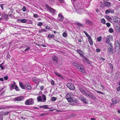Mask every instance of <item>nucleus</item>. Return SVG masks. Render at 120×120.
<instances>
[{"instance_id": "f257e3e1", "label": "nucleus", "mask_w": 120, "mask_h": 120, "mask_svg": "<svg viewBox=\"0 0 120 120\" xmlns=\"http://www.w3.org/2000/svg\"><path fill=\"white\" fill-rule=\"evenodd\" d=\"M73 5V7L72 8L73 11L75 12H77L78 14H81L82 13V10L80 8V7L78 6L77 4H75Z\"/></svg>"}, {"instance_id": "f03ea898", "label": "nucleus", "mask_w": 120, "mask_h": 120, "mask_svg": "<svg viewBox=\"0 0 120 120\" xmlns=\"http://www.w3.org/2000/svg\"><path fill=\"white\" fill-rule=\"evenodd\" d=\"M73 64L79 71L82 73L84 72V67L82 64H78L75 62H73Z\"/></svg>"}, {"instance_id": "7ed1b4c3", "label": "nucleus", "mask_w": 120, "mask_h": 120, "mask_svg": "<svg viewBox=\"0 0 120 120\" xmlns=\"http://www.w3.org/2000/svg\"><path fill=\"white\" fill-rule=\"evenodd\" d=\"M68 101H69L68 102L71 105H77V104H78L77 100L75 98H69Z\"/></svg>"}, {"instance_id": "20e7f679", "label": "nucleus", "mask_w": 120, "mask_h": 120, "mask_svg": "<svg viewBox=\"0 0 120 120\" xmlns=\"http://www.w3.org/2000/svg\"><path fill=\"white\" fill-rule=\"evenodd\" d=\"M111 101L112 102L111 104V106L114 105L115 104L119 103L120 101L119 98L116 96L112 99Z\"/></svg>"}, {"instance_id": "39448f33", "label": "nucleus", "mask_w": 120, "mask_h": 120, "mask_svg": "<svg viewBox=\"0 0 120 120\" xmlns=\"http://www.w3.org/2000/svg\"><path fill=\"white\" fill-rule=\"evenodd\" d=\"M34 103V100L32 98H30L27 100L25 102V105H32Z\"/></svg>"}, {"instance_id": "423d86ee", "label": "nucleus", "mask_w": 120, "mask_h": 120, "mask_svg": "<svg viewBox=\"0 0 120 120\" xmlns=\"http://www.w3.org/2000/svg\"><path fill=\"white\" fill-rule=\"evenodd\" d=\"M77 52L80 55V56L81 57H83L84 59L86 60H88L87 58L84 56V52L83 51L80 49H77L76 50Z\"/></svg>"}, {"instance_id": "0eeeda50", "label": "nucleus", "mask_w": 120, "mask_h": 120, "mask_svg": "<svg viewBox=\"0 0 120 120\" xmlns=\"http://www.w3.org/2000/svg\"><path fill=\"white\" fill-rule=\"evenodd\" d=\"M45 6L46 8L49 10V12L54 14L55 12H56L55 10L49 7L48 4H46Z\"/></svg>"}, {"instance_id": "6e6552de", "label": "nucleus", "mask_w": 120, "mask_h": 120, "mask_svg": "<svg viewBox=\"0 0 120 120\" xmlns=\"http://www.w3.org/2000/svg\"><path fill=\"white\" fill-rule=\"evenodd\" d=\"M112 43H110L108 46V51L109 52L111 53H112L113 52V49L112 46L111 45Z\"/></svg>"}, {"instance_id": "1a4fd4ad", "label": "nucleus", "mask_w": 120, "mask_h": 120, "mask_svg": "<svg viewBox=\"0 0 120 120\" xmlns=\"http://www.w3.org/2000/svg\"><path fill=\"white\" fill-rule=\"evenodd\" d=\"M19 20L22 23H26L28 24H32V22L31 20H27L26 19H20Z\"/></svg>"}, {"instance_id": "9d476101", "label": "nucleus", "mask_w": 120, "mask_h": 120, "mask_svg": "<svg viewBox=\"0 0 120 120\" xmlns=\"http://www.w3.org/2000/svg\"><path fill=\"white\" fill-rule=\"evenodd\" d=\"M87 94V95L86 96L91 98L92 99H95L96 98L94 96V95L91 92H89Z\"/></svg>"}, {"instance_id": "9b49d317", "label": "nucleus", "mask_w": 120, "mask_h": 120, "mask_svg": "<svg viewBox=\"0 0 120 120\" xmlns=\"http://www.w3.org/2000/svg\"><path fill=\"white\" fill-rule=\"evenodd\" d=\"M67 86L71 90H74L75 89L74 86L72 83H68L67 84Z\"/></svg>"}, {"instance_id": "f8f14e48", "label": "nucleus", "mask_w": 120, "mask_h": 120, "mask_svg": "<svg viewBox=\"0 0 120 120\" xmlns=\"http://www.w3.org/2000/svg\"><path fill=\"white\" fill-rule=\"evenodd\" d=\"M24 98V97L23 96H20L16 97L14 99V100L15 101H23Z\"/></svg>"}, {"instance_id": "ddd939ff", "label": "nucleus", "mask_w": 120, "mask_h": 120, "mask_svg": "<svg viewBox=\"0 0 120 120\" xmlns=\"http://www.w3.org/2000/svg\"><path fill=\"white\" fill-rule=\"evenodd\" d=\"M101 7H103L105 6L109 7L111 6V4L109 2L105 1L104 2L103 4H101Z\"/></svg>"}, {"instance_id": "4468645a", "label": "nucleus", "mask_w": 120, "mask_h": 120, "mask_svg": "<svg viewBox=\"0 0 120 120\" xmlns=\"http://www.w3.org/2000/svg\"><path fill=\"white\" fill-rule=\"evenodd\" d=\"M81 101L85 104H88L87 100L86 99L84 96H81L80 98Z\"/></svg>"}, {"instance_id": "2eb2a0df", "label": "nucleus", "mask_w": 120, "mask_h": 120, "mask_svg": "<svg viewBox=\"0 0 120 120\" xmlns=\"http://www.w3.org/2000/svg\"><path fill=\"white\" fill-rule=\"evenodd\" d=\"M80 91L84 95L86 96L87 95L86 91L82 88H80L79 89Z\"/></svg>"}, {"instance_id": "dca6fc26", "label": "nucleus", "mask_w": 120, "mask_h": 120, "mask_svg": "<svg viewBox=\"0 0 120 120\" xmlns=\"http://www.w3.org/2000/svg\"><path fill=\"white\" fill-rule=\"evenodd\" d=\"M52 59L54 61V64L55 63H57L58 61V58L57 56L54 55L52 57Z\"/></svg>"}, {"instance_id": "f3484780", "label": "nucleus", "mask_w": 120, "mask_h": 120, "mask_svg": "<svg viewBox=\"0 0 120 120\" xmlns=\"http://www.w3.org/2000/svg\"><path fill=\"white\" fill-rule=\"evenodd\" d=\"M112 37V36L111 35H109L107 36L106 38V43L109 44H109H110L111 42H110V39Z\"/></svg>"}, {"instance_id": "a211bd4d", "label": "nucleus", "mask_w": 120, "mask_h": 120, "mask_svg": "<svg viewBox=\"0 0 120 120\" xmlns=\"http://www.w3.org/2000/svg\"><path fill=\"white\" fill-rule=\"evenodd\" d=\"M64 19V17L61 14H59L58 15V20L59 21H62Z\"/></svg>"}, {"instance_id": "6ab92c4d", "label": "nucleus", "mask_w": 120, "mask_h": 120, "mask_svg": "<svg viewBox=\"0 0 120 120\" xmlns=\"http://www.w3.org/2000/svg\"><path fill=\"white\" fill-rule=\"evenodd\" d=\"M115 47H118V46L120 48V41H119L118 40H116L115 41Z\"/></svg>"}, {"instance_id": "aec40b11", "label": "nucleus", "mask_w": 120, "mask_h": 120, "mask_svg": "<svg viewBox=\"0 0 120 120\" xmlns=\"http://www.w3.org/2000/svg\"><path fill=\"white\" fill-rule=\"evenodd\" d=\"M25 86L27 90H30L31 89L30 85L29 83L26 82L25 83Z\"/></svg>"}, {"instance_id": "412c9836", "label": "nucleus", "mask_w": 120, "mask_h": 120, "mask_svg": "<svg viewBox=\"0 0 120 120\" xmlns=\"http://www.w3.org/2000/svg\"><path fill=\"white\" fill-rule=\"evenodd\" d=\"M85 24L86 25L89 24L90 25H92L93 24L92 22L91 21L87 19L86 20Z\"/></svg>"}, {"instance_id": "4be33fe9", "label": "nucleus", "mask_w": 120, "mask_h": 120, "mask_svg": "<svg viewBox=\"0 0 120 120\" xmlns=\"http://www.w3.org/2000/svg\"><path fill=\"white\" fill-rule=\"evenodd\" d=\"M75 23L79 27L82 26L83 27H84L85 26V25L83 24L79 23L77 21H76Z\"/></svg>"}, {"instance_id": "5701e85b", "label": "nucleus", "mask_w": 120, "mask_h": 120, "mask_svg": "<svg viewBox=\"0 0 120 120\" xmlns=\"http://www.w3.org/2000/svg\"><path fill=\"white\" fill-rule=\"evenodd\" d=\"M114 13V11L112 10H111L110 9V10H106L105 11V13L107 14L109 13Z\"/></svg>"}, {"instance_id": "b1692460", "label": "nucleus", "mask_w": 120, "mask_h": 120, "mask_svg": "<svg viewBox=\"0 0 120 120\" xmlns=\"http://www.w3.org/2000/svg\"><path fill=\"white\" fill-rule=\"evenodd\" d=\"M113 20L115 22H118L120 21V19L118 17H114V18Z\"/></svg>"}, {"instance_id": "393cba45", "label": "nucleus", "mask_w": 120, "mask_h": 120, "mask_svg": "<svg viewBox=\"0 0 120 120\" xmlns=\"http://www.w3.org/2000/svg\"><path fill=\"white\" fill-rule=\"evenodd\" d=\"M40 108H44L45 109H49L47 105H44L43 106H39Z\"/></svg>"}, {"instance_id": "a878e982", "label": "nucleus", "mask_w": 120, "mask_h": 120, "mask_svg": "<svg viewBox=\"0 0 120 120\" xmlns=\"http://www.w3.org/2000/svg\"><path fill=\"white\" fill-rule=\"evenodd\" d=\"M70 94L69 93L67 94L66 96V99L68 102L69 101H68L69 98H71V97Z\"/></svg>"}, {"instance_id": "bb28decb", "label": "nucleus", "mask_w": 120, "mask_h": 120, "mask_svg": "<svg viewBox=\"0 0 120 120\" xmlns=\"http://www.w3.org/2000/svg\"><path fill=\"white\" fill-rule=\"evenodd\" d=\"M115 47V52L117 54H118L119 53V51L120 50V48L119 47Z\"/></svg>"}, {"instance_id": "cd10ccee", "label": "nucleus", "mask_w": 120, "mask_h": 120, "mask_svg": "<svg viewBox=\"0 0 120 120\" xmlns=\"http://www.w3.org/2000/svg\"><path fill=\"white\" fill-rule=\"evenodd\" d=\"M19 86L22 89H24L25 88V86L22 83V82H19Z\"/></svg>"}, {"instance_id": "c85d7f7f", "label": "nucleus", "mask_w": 120, "mask_h": 120, "mask_svg": "<svg viewBox=\"0 0 120 120\" xmlns=\"http://www.w3.org/2000/svg\"><path fill=\"white\" fill-rule=\"evenodd\" d=\"M9 113V112L6 111L5 112H3L1 113V115L2 116H5L8 115Z\"/></svg>"}, {"instance_id": "c756f323", "label": "nucleus", "mask_w": 120, "mask_h": 120, "mask_svg": "<svg viewBox=\"0 0 120 120\" xmlns=\"http://www.w3.org/2000/svg\"><path fill=\"white\" fill-rule=\"evenodd\" d=\"M54 73L57 76L61 78L62 79L63 78V77H62V75L60 74L59 73L55 72Z\"/></svg>"}, {"instance_id": "7c9ffc66", "label": "nucleus", "mask_w": 120, "mask_h": 120, "mask_svg": "<svg viewBox=\"0 0 120 120\" xmlns=\"http://www.w3.org/2000/svg\"><path fill=\"white\" fill-rule=\"evenodd\" d=\"M15 84L16 83L14 81H13V84H11L10 85V88L12 89L14 88V86H15Z\"/></svg>"}, {"instance_id": "2f4dec72", "label": "nucleus", "mask_w": 120, "mask_h": 120, "mask_svg": "<svg viewBox=\"0 0 120 120\" xmlns=\"http://www.w3.org/2000/svg\"><path fill=\"white\" fill-rule=\"evenodd\" d=\"M43 32H46L47 31L46 30L43 29H41L39 30V32L40 33Z\"/></svg>"}, {"instance_id": "473e14b6", "label": "nucleus", "mask_w": 120, "mask_h": 120, "mask_svg": "<svg viewBox=\"0 0 120 120\" xmlns=\"http://www.w3.org/2000/svg\"><path fill=\"white\" fill-rule=\"evenodd\" d=\"M54 35L53 34H49L48 36V37L50 38H53L54 37Z\"/></svg>"}, {"instance_id": "72a5a7b5", "label": "nucleus", "mask_w": 120, "mask_h": 120, "mask_svg": "<svg viewBox=\"0 0 120 120\" xmlns=\"http://www.w3.org/2000/svg\"><path fill=\"white\" fill-rule=\"evenodd\" d=\"M37 99L38 101H42L41 97L40 96H39L37 97Z\"/></svg>"}, {"instance_id": "f704fd0d", "label": "nucleus", "mask_w": 120, "mask_h": 120, "mask_svg": "<svg viewBox=\"0 0 120 120\" xmlns=\"http://www.w3.org/2000/svg\"><path fill=\"white\" fill-rule=\"evenodd\" d=\"M33 81L34 82H36L38 81V79L36 77H33L32 78Z\"/></svg>"}, {"instance_id": "c9c22d12", "label": "nucleus", "mask_w": 120, "mask_h": 120, "mask_svg": "<svg viewBox=\"0 0 120 120\" xmlns=\"http://www.w3.org/2000/svg\"><path fill=\"white\" fill-rule=\"evenodd\" d=\"M83 32L85 33L86 36L87 37V38H88V37H90L89 34H88V33L85 31H83Z\"/></svg>"}, {"instance_id": "e433bc0d", "label": "nucleus", "mask_w": 120, "mask_h": 120, "mask_svg": "<svg viewBox=\"0 0 120 120\" xmlns=\"http://www.w3.org/2000/svg\"><path fill=\"white\" fill-rule=\"evenodd\" d=\"M105 19L103 18L101 20V22L102 23H103L104 24H105Z\"/></svg>"}, {"instance_id": "4c0bfd02", "label": "nucleus", "mask_w": 120, "mask_h": 120, "mask_svg": "<svg viewBox=\"0 0 120 120\" xmlns=\"http://www.w3.org/2000/svg\"><path fill=\"white\" fill-rule=\"evenodd\" d=\"M102 37L101 36H100L99 37H98L97 38V41L98 42L100 41Z\"/></svg>"}, {"instance_id": "58836bf2", "label": "nucleus", "mask_w": 120, "mask_h": 120, "mask_svg": "<svg viewBox=\"0 0 120 120\" xmlns=\"http://www.w3.org/2000/svg\"><path fill=\"white\" fill-rule=\"evenodd\" d=\"M42 99L44 101H45L46 100V97L44 95H43L42 96Z\"/></svg>"}, {"instance_id": "ea45409f", "label": "nucleus", "mask_w": 120, "mask_h": 120, "mask_svg": "<svg viewBox=\"0 0 120 120\" xmlns=\"http://www.w3.org/2000/svg\"><path fill=\"white\" fill-rule=\"evenodd\" d=\"M57 98L55 97H52L51 99V100L53 101H55L56 100Z\"/></svg>"}, {"instance_id": "a19ab883", "label": "nucleus", "mask_w": 120, "mask_h": 120, "mask_svg": "<svg viewBox=\"0 0 120 120\" xmlns=\"http://www.w3.org/2000/svg\"><path fill=\"white\" fill-rule=\"evenodd\" d=\"M109 32L111 33H112L113 32V29L111 28H109Z\"/></svg>"}, {"instance_id": "79ce46f5", "label": "nucleus", "mask_w": 120, "mask_h": 120, "mask_svg": "<svg viewBox=\"0 0 120 120\" xmlns=\"http://www.w3.org/2000/svg\"><path fill=\"white\" fill-rule=\"evenodd\" d=\"M22 10V11L24 12L26 10V8L25 6H24L23 7Z\"/></svg>"}, {"instance_id": "37998d69", "label": "nucleus", "mask_w": 120, "mask_h": 120, "mask_svg": "<svg viewBox=\"0 0 120 120\" xmlns=\"http://www.w3.org/2000/svg\"><path fill=\"white\" fill-rule=\"evenodd\" d=\"M106 17L108 20H110L111 19V18L108 15L106 16Z\"/></svg>"}, {"instance_id": "c03bdc74", "label": "nucleus", "mask_w": 120, "mask_h": 120, "mask_svg": "<svg viewBox=\"0 0 120 120\" xmlns=\"http://www.w3.org/2000/svg\"><path fill=\"white\" fill-rule=\"evenodd\" d=\"M8 15L5 14H4V19L6 20L8 19Z\"/></svg>"}, {"instance_id": "a18cd8bd", "label": "nucleus", "mask_w": 120, "mask_h": 120, "mask_svg": "<svg viewBox=\"0 0 120 120\" xmlns=\"http://www.w3.org/2000/svg\"><path fill=\"white\" fill-rule=\"evenodd\" d=\"M15 90L17 91H19V89L18 87L17 86L15 85Z\"/></svg>"}, {"instance_id": "49530a36", "label": "nucleus", "mask_w": 120, "mask_h": 120, "mask_svg": "<svg viewBox=\"0 0 120 120\" xmlns=\"http://www.w3.org/2000/svg\"><path fill=\"white\" fill-rule=\"evenodd\" d=\"M62 35L63 37H66L67 36V34L66 33L64 32L63 34Z\"/></svg>"}, {"instance_id": "de8ad7c7", "label": "nucleus", "mask_w": 120, "mask_h": 120, "mask_svg": "<svg viewBox=\"0 0 120 120\" xmlns=\"http://www.w3.org/2000/svg\"><path fill=\"white\" fill-rule=\"evenodd\" d=\"M76 0H71L72 2L73 3V5H74V3L75 4H77L76 2Z\"/></svg>"}, {"instance_id": "09e8293b", "label": "nucleus", "mask_w": 120, "mask_h": 120, "mask_svg": "<svg viewBox=\"0 0 120 120\" xmlns=\"http://www.w3.org/2000/svg\"><path fill=\"white\" fill-rule=\"evenodd\" d=\"M108 64L110 66V67L112 68V69H113V67L111 63H109Z\"/></svg>"}, {"instance_id": "8fccbe9b", "label": "nucleus", "mask_w": 120, "mask_h": 120, "mask_svg": "<svg viewBox=\"0 0 120 120\" xmlns=\"http://www.w3.org/2000/svg\"><path fill=\"white\" fill-rule=\"evenodd\" d=\"M42 23L43 22H40L37 25L38 26H41L42 25Z\"/></svg>"}, {"instance_id": "3c124183", "label": "nucleus", "mask_w": 120, "mask_h": 120, "mask_svg": "<svg viewBox=\"0 0 120 120\" xmlns=\"http://www.w3.org/2000/svg\"><path fill=\"white\" fill-rule=\"evenodd\" d=\"M88 41H89V42H90V41H92V38L90 37H88Z\"/></svg>"}, {"instance_id": "603ef678", "label": "nucleus", "mask_w": 120, "mask_h": 120, "mask_svg": "<svg viewBox=\"0 0 120 120\" xmlns=\"http://www.w3.org/2000/svg\"><path fill=\"white\" fill-rule=\"evenodd\" d=\"M45 28L46 29L49 30L50 29V27L48 26H45Z\"/></svg>"}, {"instance_id": "864d4df0", "label": "nucleus", "mask_w": 120, "mask_h": 120, "mask_svg": "<svg viewBox=\"0 0 120 120\" xmlns=\"http://www.w3.org/2000/svg\"><path fill=\"white\" fill-rule=\"evenodd\" d=\"M30 49V47L29 46L27 47L25 49L24 51H28Z\"/></svg>"}, {"instance_id": "5fc2aeb1", "label": "nucleus", "mask_w": 120, "mask_h": 120, "mask_svg": "<svg viewBox=\"0 0 120 120\" xmlns=\"http://www.w3.org/2000/svg\"><path fill=\"white\" fill-rule=\"evenodd\" d=\"M99 58L100 60H102L103 61H104V60H105V59L104 58H103L102 57H99Z\"/></svg>"}, {"instance_id": "6e6d98bb", "label": "nucleus", "mask_w": 120, "mask_h": 120, "mask_svg": "<svg viewBox=\"0 0 120 120\" xmlns=\"http://www.w3.org/2000/svg\"><path fill=\"white\" fill-rule=\"evenodd\" d=\"M79 5L82 7H83V4L81 2H80L79 3Z\"/></svg>"}, {"instance_id": "4d7b16f0", "label": "nucleus", "mask_w": 120, "mask_h": 120, "mask_svg": "<svg viewBox=\"0 0 120 120\" xmlns=\"http://www.w3.org/2000/svg\"><path fill=\"white\" fill-rule=\"evenodd\" d=\"M51 84L52 85H54L55 84L53 80H52L51 81Z\"/></svg>"}, {"instance_id": "13d9d810", "label": "nucleus", "mask_w": 120, "mask_h": 120, "mask_svg": "<svg viewBox=\"0 0 120 120\" xmlns=\"http://www.w3.org/2000/svg\"><path fill=\"white\" fill-rule=\"evenodd\" d=\"M106 25L108 27H109L110 26V24L109 22L107 23H106Z\"/></svg>"}, {"instance_id": "bf43d9fd", "label": "nucleus", "mask_w": 120, "mask_h": 120, "mask_svg": "<svg viewBox=\"0 0 120 120\" xmlns=\"http://www.w3.org/2000/svg\"><path fill=\"white\" fill-rule=\"evenodd\" d=\"M4 5H5L4 4H0V7H1V8L3 10H4L3 6Z\"/></svg>"}, {"instance_id": "052dcab7", "label": "nucleus", "mask_w": 120, "mask_h": 120, "mask_svg": "<svg viewBox=\"0 0 120 120\" xmlns=\"http://www.w3.org/2000/svg\"><path fill=\"white\" fill-rule=\"evenodd\" d=\"M49 0L50 2V3L51 4H53L54 2V0Z\"/></svg>"}, {"instance_id": "680f3d73", "label": "nucleus", "mask_w": 120, "mask_h": 120, "mask_svg": "<svg viewBox=\"0 0 120 120\" xmlns=\"http://www.w3.org/2000/svg\"><path fill=\"white\" fill-rule=\"evenodd\" d=\"M116 90L118 91H119L120 90V86H119L117 87L116 89Z\"/></svg>"}, {"instance_id": "e2e57ef3", "label": "nucleus", "mask_w": 120, "mask_h": 120, "mask_svg": "<svg viewBox=\"0 0 120 120\" xmlns=\"http://www.w3.org/2000/svg\"><path fill=\"white\" fill-rule=\"evenodd\" d=\"M40 90H42L44 89V86H41L40 87Z\"/></svg>"}, {"instance_id": "0e129e2a", "label": "nucleus", "mask_w": 120, "mask_h": 120, "mask_svg": "<svg viewBox=\"0 0 120 120\" xmlns=\"http://www.w3.org/2000/svg\"><path fill=\"white\" fill-rule=\"evenodd\" d=\"M96 51L97 52H99L100 51V50L99 49H96Z\"/></svg>"}, {"instance_id": "69168bd1", "label": "nucleus", "mask_w": 120, "mask_h": 120, "mask_svg": "<svg viewBox=\"0 0 120 120\" xmlns=\"http://www.w3.org/2000/svg\"><path fill=\"white\" fill-rule=\"evenodd\" d=\"M96 92H97L98 93H100V94H103V93L102 92L99 91H97V90H96Z\"/></svg>"}, {"instance_id": "338daca9", "label": "nucleus", "mask_w": 120, "mask_h": 120, "mask_svg": "<svg viewBox=\"0 0 120 120\" xmlns=\"http://www.w3.org/2000/svg\"><path fill=\"white\" fill-rule=\"evenodd\" d=\"M4 79L5 80H7L8 79V76L6 75L4 77Z\"/></svg>"}, {"instance_id": "774afa93", "label": "nucleus", "mask_w": 120, "mask_h": 120, "mask_svg": "<svg viewBox=\"0 0 120 120\" xmlns=\"http://www.w3.org/2000/svg\"><path fill=\"white\" fill-rule=\"evenodd\" d=\"M33 16L35 18H37L38 17V15L37 14H35Z\"/></svg>"}]
</instances>
